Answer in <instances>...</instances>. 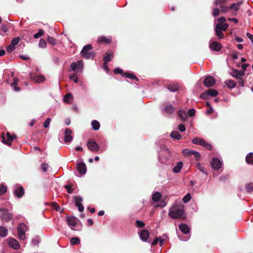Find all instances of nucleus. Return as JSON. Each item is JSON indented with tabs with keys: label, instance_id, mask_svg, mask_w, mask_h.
<instances>
[{
	"label": "nucleus",
	"instance_id": "obj_1",
	"mask_svg": "<svg viewBox=\"0 0 253 253\" xmlns=\"http://www.w3.org/2000/svg\"><path fill=\"white\" fill-rule=\"evenodd\" d=\"M169 215L172 219L186 218L184 206L182 204L174 203L169 209Z\"/></svg>",
	"mask_w": 253,
	"mask_h": 253
},
{
	"label": "nucleus",
	"instance_id": "obj_2",
	"mask_svg": "<svg viewBox=\"0 0 253 253\" xmlns=\"http://www.w3.org/2000/svg\"><path fill=\"white\" fill-rule=\"evenodd\" d=\"M92 46L91 44H87L84 46L81 52L82 56L85 59H93L95 54L92 51Z\"/></svg>",
	"mask_w": 253,
	"mask_h": 253
},
{
	"label": "nucleus",
	"instance_id": "obj_3",
	"mask_svg": "<svg viewBox=\"0 0 253 253\" xmlns=\"http://www.w3.org/2000/svg\"><path fill=\"white\" fill-rule=\"evenodd\" d=\"M192 143L195 144L199 145L205 147L206 149L209 150H212V145L206 142L204 139L202 138H195L192 140Z\"/></svg>",
	"mask_w": 253,
	"mask_h": 253
},
{
	"label": "nucleus",
	"instance_id": "obj_4",
	"mask_svg": "<svg viewBox=\"0 0 253 253\" xmlns=\"http://www.w3.org/2000/svg\"><path fill=\"white\" fill-rule=\"evenodd\" d=\"M103 63L102 65V68L107 72H109V67L108 63L111 61V52L107 51L106 52L103 57Z\"/></svg>",
	"mask_w": 253,
	"mask_h": 253
},
{
	"label": "nucleus",
	"instance_id": "obj_5",
	"mask_svg": "<svg viewBox=\"0 0 253 253\" xmlns=\"http://www.w3.org/2000/svg\"><path fill=\"white\" fill-rule=\"evenodd\" d=\"M27 226L23 223L19 224L17 227L18 237L20 240H24L26 238L25 232Z\"/></svg>",
	"mask_w": 253,
	"mask_h": 253
},
{
	"label": "nucleus",
	"instance_id": "obj_6",
	"mask_svg": "<svg viewBox=\"0 0 253 253\" xmlns=\"http://www.w3.org/2000/svg\"><path fill=\"white\" fill-rule=\"evenodd\" d=\"M87 146L88 149L93 152H97L99 149V146L93 139L88 140Z\"/></svg>",
	"mask_w": 253,
	"mask_h": 253
},
{
	"label": "nucleus",
	"instance_id": "obj_7",
	"mask_svg": "<svg viewBox=\"0 0 253 253\" xmlns=\"http://www.w3.org/2000/svg\"><path fill=\"white\" fill-rule=\"evenodd\" d=\"M83 62L82 60L78 61L76 62H73L70 65L71 70L74 71L79 72L83 69Z\"/></svg>",
	"mask_w": 253,
	"mask_h": 253
},
{
	"label": "nucleus",
	"instance_id": "obj_8",
	"mask_svg": "<svg viewBox=\"0 0 253 253\" xmlns=\"http://www.w3.org/2000/svg\"><path fill=\"white\" fill-rule=\"evenodd\" d=\"M242 4V1H239L237 3H232L230 6V13L232 16H236L237 14V11L239 9L240 6Z\"/></svg>",
	"mask_w": 253,
	"mask_h": 253
},
{
	"label": "nucleus",
	"instance_id": "obj_9",
	"mask_svg": "<svg viewBox=\"0 0 253 253\" xmlns=\"http://www.w3.org/2000/svg\"><path fill=\"white\" fill-rule=\"evenodd\" d=\"M14 137H15V135L12 136L9 132H7L6 133V138L3 134L1 135L2 142L5 144L10 145V142L13 140Z\"/></svg>",
	"mask_w": 253,
	"mask_h": 253
},
{
	"label": "nucleus",
	"instance_id": "obj_10",
	"mask_svg": "<svg viewBox=\"0 0 253 253\" xmlns=\"http://www.w3.org/2000/svg\"><path fill=\"white\" fill-rule=\"evenodd\" d=\"M218 94V92L216 90L213 89H209L205 92L203 93L201 97L202 98H206L207 96L210 95L211 97H215Z\"/></svg>",
	"mask_w": 253,
	"mask_h": 253
},
{
	"label": "nucleus",
	"instance_id": "obj_11",
	"mask_svg": "<svg viewBox=\"0 0 253 253\" xmlns=\"http://www.w3.org/2000/svg\"><path fill=\"white\" fill-rule=\"evenodd\" d=\"M212 168L214 169H219L222 165L220 160L217 158H214L211 163Z\"/></svg>",
	"mask_w": 253,
	"mask_h": 253
},
{
	"label": "nucleus",
	"instance_id": "obj_12",
	"mask_svg": "<svg viewBox=\"0 0 253 253\" xmlns=\"http://www.w3.org/2000/svg\"><path fill=\"white\" fill-rule=\"evenodd\" d=\"M8 240V245L13 249L15 250H18L20 248V244L16 239L12 238H9Z\"/></svg>",
	"mask_w": 253,
	"mask_h": 253
},
{
	"label": "nucleus",
	"instance_id": "obj_13",
	"mask_svg": "<svg viewBox=\"0 0 253 253\" xmlns=\"http://www.w3.org/2000/svg\"><path fill=\"white\" fill-rule=\"evenodd\" d=\"M204 84L207 87H210L215 84V79L212 76H208L204 80Z\"/></svg>",
	"mask_w": 253,
	"mask_h": 253
},
{
	"label": "nucleus",
	"instance_id": "obj_14",
	"mask_svg": "<svg viewBox=\"0 0 253 253\" xmlns=\"http://www.w3.org/2000/svg\"><path fill=\"white\" fill-rule=\"evenodd\" d=\"M210 47L212 50L218 51L222 48V45L217 42H210Z\"/></svg>",
	"mask_w": 253,
	"mask_h": 253
},
{
	"label": "nucleus",
	"instance_id": "obj_15",
	"mask_svg": "<svg viewBox=\"0 0 253 253\" xmlns=\"http://www.w3.org/2000/svg\"><path fill=\"white\" fill-rule=\"evenodd\" d=\"M30 79H31V80L37 83L43 82L45 80V77L42 75L36 76L35 75H34L33 74H31Z\"/></svg>",
	"mask_w": 253,
	"mask_h": 253
},
{
	"label": "nucleus",
	"instance_id": "obj_16",
	"mask_svg": "<svg viewBox=\"0 0 253 253\" xmlns=\"http://www.w3.org/2000/svg\"><path fill=\"white\" fill-rule=\"evenodd\" d=\"M230 75L237 79H240V78L243 77L245 75V72L240 71L235 69L231 71Z\"/></svg>",
	"mask_w": 253,
	"mask_h": 253
},
{
	"label": "nucleus",
	"instance_id": "obj_17",
	"mask_svg": "<svg viewBox=\"0 0 253 253\" xmlns=\"http://www.w3.org/2000/svg\"><path fill=\"white\" fill-rule=\"evenodd\" d=\"M0 218L2 221L7 222L12 219L13 214L11 213H8V211L3 212L0 216Z\"/></svg>",
	"mask_w": 253,
	"mask_h": 253
},
{
	"label": "nucleus",
	"instance_id": "obj_18",
	"mask_svg": "<svg viewBox=\"0 0 253 253\" xmlns=\"http://www.w3.org/2000/svg\"><path fill=\"white\" fill-rule=\"evenodd\" d=\"M72 130L70 128H66L65 130L64 139L66 142H69L73 139L71 135Z\"/></svg>",
	"mask_w": 253,
	"mask_h": 253
},
{
	"label": "nucleus",
	"instance_id": "obj_19",
	"mask_svg": "<svg viewBox=\"0 0 253 253\" xmlns=\"http://www.w3.org/2000/svg\"><path fill=\"white\" fill-rule=\"evenodd\" d=\"M77 169L81 174H84L86 171V166L83 163L78 164Z\"/></svg>",
	"mask_w": 253,
	"mask_h": 253
},
{
	"label": "nucleus",
	"instance_id": "obj_20",
	"mask_svg": "<svg viewBox=\"0 0 253 253\" xmlns=\"http://www.w3.org/2000/svg\"><path fill=\"white\" fill-rule=\"evenodd\" d=\"M14 194L18 198H21L24 194V188L22 186L17 187L14 190Z\"/></svg>",
	"mask_w": 253,
	"mask_h": 253
},
{
	"label": "nucleus",
	"instance_id": "obj_21",
	"mask_svg": "<svg viewBox=\"0 0 253 253\" xmlns=\"http://www.w3.org/2000/svg\"><path fill=\"white\" fill-rule=\"evenodd\" d=\"M149 232L147 230H142L140 233V238L143 241H146L149 237Z\"/></svg>",
	"mask_w": 253,
	"mask_h": 253
},
{
	"label": "nucleus",
	"instance_id": "obj_22",
	"mask_svg": "<svg viewBox=\"0 0 253 253\" xmlns=\"http://www.w3.org/2000/svg\"><path fill=\"white\" fill-rule=\"evenodd\" d=\"M228 27V25L226 23L219 22L216 25L215 29L220 31H226Z\"/></svg>",
	"mask_w": 253,
	"mask_h": 253
},
{
	"label": "nucleus",
	"instance_id": "obj_23",
	"mask_svg": "<svg viewBox=\"0 0 253 253\" xmlns=\"http://www.w3.org/2000/svg\"><path fill=\"white\" fill-rule=\"evenodd\" d=\"M179 228L184 234H186L189 233L190 228L186 224L182 223L180 224L179 225Z\"/></svg>",
	"mask_w": 253,
	"mask_h": 253
},
{
	"label": "nucleus",
	"instance_id": "obj_24",
	"mask_svg": "<svg viewBox=\"0 0 253 253\" xmlns=\"http://www.w3.org/2000/svg\"><path fill=\"white\" fill-rule=\"evenodd\" d=\"M68 224L71 228L75 227L77 224L76 219L74 217H68L67 218Z\"/></svg>",
	"mask_w": 253,
	"mask_h": 253
},
{
	"label": "nucleus",
	"instance_id": "obj_25",
	"mask_svg": "<svg viewBox=\"0 0 253 253\" xmlns=\"http://www.w3.org/2000/svg\"><path fill=\"white\" fill-rule=\"evenodd\" d=\"M225 85L229 88H233L236 85V83L232 80H227L225 81Z\"/></svg>",
	"mask_w": 253,
	"mask_h": 253
},
{
	"label": "nucleus",
	"instance_id": "obj_26",
	"mask_svg": "<svg viewBox=\"0 0 253 253\" xmlns=\"http://www.w3.org/2000/svg\"><path fill=\"white\" fill-rule=\"evenodd\" d=\"M164 110L166 113L171 114L174 112V108L172 105L169 104L166 106Z\"/></svg>",
	"mask_w": 253,
	"mask_h": 253
},
{
	"label": "nucleus",
	"instance_id": "obj_27",
	"mask_svg": "<svg viewBox=\"0 0 253 253\" xmlns=\"http://www.w3.org/2000/svg\"><path fill=\"white\" fill-rule=\"evenodd\" d=\"M182 166L183 164L182 162H178L176 166L173 168V171L175 173L179 172L182 169Z\"/></svg>",
	"mask_w": 253,
	"mask_h": 253
},
{
	"label": "nucleus",
	"instance_id": "obj_28",
	"mask_svg": "<svg viewBox=\"0 0 253 253\" xmlns=\"http://www.w3.org/2000/svg\"><path fill=\"white\" fill-rule=\"evenodd\" d=\"M51 207L54 209L56 211H59L62 213L63 209H61L59 205L56 202H53L51 204Z\"/></svg>",
	"mask_w": 253,
	"mask_h": 253
},
{
	"label": "nucleus",
	"instance_id": "obj_29",
	"mask_svg": "<svg viewBox=\"0 0 253 253\" xmlns=\"http://www.w3.org/2000/svg\"><path fill=\"white\" fill-rule=\"evenodd\" d=\"M178 115L183 121H185L187 118L186 113L185 111L180 109L178 111Z\"/></svg>",
	"mask_w": 253,
	"mask_h": 253
},
{
	"label": "nucleus",
	"instance_id": "obj_30",
	"mask_svg": "<svg viewBox=\"0 0 253 253\" xmlns=\"http://www.w3.org/2000/svg\"><path fill=\"white\" fill-rule=\"evenodd\" d=\"M8 230L7 229L3 227L0 226V236L1 237H6L7 235Z\"/></svg>",
	"mask_w": 253,
	"mask_h": 253
},
{
	"label": "nucleus",
	"instance_id": "obj_31",
	"mask_svg": "<svg viewBox=\"0 0 253 253\" xmlns=\"http://www.w3.org/2000/svg\"><path fill=\"white\" fill-rule=\"evenodd\" d=\"M97 42H98L99 43H109L110 42H111V41L105 37H103V36H101V37H99L97 40Z\"/></svg>",
	"mask_w": 253,
	"mask_h": 253
},
{
	"label": "nucleus",
	"instance_id": "obj_32",
	"mask_svg": "<svg viewBox=\"0 0 253 253\" xmlns=\"http://www.w3.org/2000/svg\"><path fill=\"white\" fill-rule=\"evenodd\" d=\"M162 197V194L158 192L154 193L152 196V200L154 202H158Z\"/></svg>",
	"mask_w": 253,
	"mask_h": 253
},
{
	"label": "nucleus",
	"instance_id": "obj_33",
	"mask_svg": "<svg viewBox=\"0 0 253 253\" xmlns=\"http://www.w3.org/2000/svg\"><path fill=\"white\" fill-rule=\"evenodd\" d=\"M91 126L94 130H98L100 128V123L96 120H93L91 122Z\"/></svg>",
	"mask_w": 253,
	"mask_h": 253
},
{
	"label": "nucleus",
	"instance_id": "obj_34",
	"mask_svg": "<svg viewBox=\"0 0 253 253\" xmlns=\"http://www.w3.org/2000/svg\"><path fill=\"white\" fill-rule=\"evenodd\" d=\"M246 162L249 164H253V153H250L246 156Z\"/></svg>",
	"mask_w": 253,
	"mask_h": 253
},
{
	"label": "nucleus",
	"instance_id": "obj_35",
	"mask_svg": "<svg viewBox=\"0 0 253 253\" xmlns=\"http://www.w3.org/2000/svg\"><path fill=\"white\" fill-rule=\"evenodd\" d=\"M170 136L177 140H179L181 138V135L178 131H172L170 133Z\"/></svg>",
	"mask_w": 253,
	"mask_h": 253
},
{
	"label": "nucleus",
	"instance_id": "obj_36",
	"mask_svg": "<svg viewBox=\"0 0 253 253\" xmlns=\"http://www.w3.org/2000/svg\"><path fill=\"white\" fill-rule=\"evenodd\" d=\"M168 88L172 92H175L177 90L178 86L176 84H170L168 85Z\"/></svg>",
	"mask_w": 253,
	"mask_h": 253
},
{
	"label": "nucleus",
	"instance_id": "obj_37",
	"mask_svg": "<svg viewBox=\"0 0 253 253\" xmlns=\"http://www.w3.org/2000/svg\"><path fill=\"white\" fill-rule=\"evenodd\" d=\"M220 9L221 13L230 12L229 6H225L224 4L220 5Z\"/></svg>",
	"mask_w": 253,
	"mask_h": 253
},
{
	"label": "nucleus",
	"instance_id": "obj_38",
	"mask_svg": "<svg viewBox=\"0 0 253 253\" xmlns=\"http://www.w3.org/2000/svg\"><path fill=\"white\" fill-rule=\"evenodd\" d=\"M80 239L78 237H73L70 240L71 244L72 245H78L80 243Z\"/></svg>",
	"mask_w": 253,
	"mask_h": 253
},
{
	"label": "nucleus",
	"instance_id": "obj_39",
	"mask_svg": "<svg viewBox=\"0 0 253 253\" xmlns=\"http://www.w3.org/2000/svg\"><path fill=\"white\" fill-rule=\"evenodd\" d=\"M75 205L77 207L79 206L81 202L83 201V198L80 196H75L74 197Z\"/></svg>",
	"mask_w": 253,
	"mask_h": 253
},
{
	"label": "nucleus",
	"instance_id": "obj_40",
	"mask_svg": "<svg viewBox=\"0 0 253 253\" xmlns=\"http://www.w3.org/2000/svg\"><path fill=\"white\" fill-rule=\"evenodd\" d=\"M73 98L72 93H68L64 96V101L66 103H69V100Z\"/></svg>",
	"mask_w": 253,
	"mask_h": 253
},
{
	"label": "nucleus",
	"instance_id": "obj_41",
	"mask_svg": "<svg viewBox=\"0 0 253 253\" xmlns=\"http://www.w3.org/2000/svg\"><path fill=\"white\" fill-rule=\"evenodd\" d=\"M47 42L53 45H55L56 44V39L52 37L49 36L47 38Z\"/></svg>",
	"mask_w": 253,
	"mask_h": 253
},
{
	"label": "nucleus",
	"instance_id": "obj_42",
	"mask_svg": "<svg viewBox=\"0 0 253 253\" xmlns=\"http://www.w3.org/2000/svg\"><path fill=\"white\" fill-rule=\"evenodd\" d=\"M122 76L126 77L129 79H136V77L135 75L131 73H125L122 74Z\"/></svg>",
	"mask_w": 253,
	"mask_h": 253
},
{
	"label": "nucleus",
	"instance_id": "obj_43",
	"mask_svg": "<svg viewBox=\"0 0 253 253\" xmlns=\"http://www.w3.org/2000/svg\"><path fill=\"white\" fill-rule=\"evenodd\" d=\"M227 1V0H214L213 3L215 5H223L225 4Z\"/></svg>",
	"mask_w": 253,
	"mask_h": 253
},
{
	"label": "nucleus",
	"instance_id": "obj_44",
	"mask_svg": "<svg viewBox=\"0 0 253 253\" xmlns=\"http://www.w3.org/2000/svg\"><path fill=\"white\" fill-rule=\"evenodd\" d=\"M193 150L185 149L182 151V153L185 156H191L193 154Z\"/></svg>",
	"mask_w": 253,
	"mask_h": 253
},
{
	"label": "nucleus",
	"instance_id": "obj_45",
	"mask_svg": "<svg viewBox=\"0 0 253 253\" xmlns=\"http://www.w3.org/2000/svg\"><path fill=\"white\" fill-rule=\"evenodd\" d=\"M44 34V31L42 29H40L39 30V32L35 34L34 35V38L35 39H38L39 38H40V37H41Z\"/></svg>",
	"mask_w": 253,
	"mask_h": 253
},
{
	"label": "nucleus",
	"instance_id": "obj_46",
	"mask_svg": "<svg viewBox=\"0 0 253 253\" xmlns=\"http://www.w3.org/2000/svg\"><path fill=\"white\" fill-rule=\"evenodd\" d=\"M215 31L216 36L219 39H222L223 38L224 35H223V33L222 32V31L215 29Z\"/></svg>",
	"mask_w": 253,
	"mask_h": 253
},
{
	"label": "nucleus",
	"instance_id": "obj_47",
	"mask_svg": "<svg viewBox=\"0 0 253 253\" xmlns=\"http://www.w3.org/2000/svg\"><path fill=\"white\" fill-rule=\"evenodd\" d=\"M246 189L248 192H252L253 190V183H249L247 184Z\"/></svg>",
	"mask_w": 253,
	"mask_h": 253
},
{
	"label": "nucleus",
	"instance_id": "obj_48",
	"mask_svg": "<svg viewBox=\"0 0 253 253\" xmlns=\"http://www.w3.org/2000/svg\"><path fill=\"white\" fill-rule=\"evenodd\" d=\"M191 198V195L189 193H188L183 197L182 200L184 203H187L190 201Z\"/></svg>",
	"mask_w": 253,
	"mask_h": 253
},
{
	"label": "nucleus",
	"instance_id": "obj_49",
	"mask_svg": "<svg viewBox=\"0 0 253 253\" xmlns=\"http://www.w3.org/2000/svg\"><path fill=\"white\" fill-rule=\"evenodd\" d=\"M221 12L220 10L219 9V8L215 7L213 9L212 11V15L214 17H216L218 16L220 12Z\"/></svg>",
	"mask_w": 253,
	"mask_h": 253
},
{
	"label": "nucleus",
	"instance_id": "obj_50",
	"mask_svg": "<svg viewBox=\"0 0 253 253\" xmlns=\"http://www.w3.org/2000/svg\"><path fill=\"white\" fill-rule=\"evenodd\" d=\"M6 192V186L0 185V196L5 193Z\"/></svg>",
	"mask_w": 253,
	"mask_h": 253
},
{
	"label": "nucleus",
	"instance_id": "obj_51",
	"mask_svg": "<svg viewBox=\"0 0 253 253\" xmlns=\"http://www.w3.org/2000/svg\"><path fill=\"white\" fill-rule=\"evenodd\" d=\"M70 80H72L74 81V83H77L78 82V78L76 76V74H75L73 75H70L69 77Z\"/></svg>",
	"mask_w": 253,
	"mask_h": 253
},
{
	"label": "nucleus",
	"instance_id": "obj_52",
	"mask_svg": "<svg viewBox=\"0 0 253 253\" xmlns=\"http://www.w3.org/2000/svg\"><path fill=\"white\" fill-rule=\"evenodd\" d=\"M20 41V38L19 37H16L14 38L11 41V44L14 46L17 44Z\"/></svg>",
	"mask_w": 253,
	"mask_h": 253
},
{
	"label": "nucleus",
	"instance_id": "obj_53",
	"mask_svg": "<svg viewBox=\"0 0 253 253\" xmlns=\"http://www.w3.org/2000/svg\"><path fill=\"white\" fill-rule=\"evenodd\" d=\"M193 155L194 156L197 161H198L200 159L201 155L198 152L194 151Z\"/></svg>",
	"mask_w": 253,
	"mask_h": 253
},
{
	"label": "nucleus",
	"instance_id": "obj_54",
	"mask_svg": "<svg viewBox=\"0 0 253 253\" xmlns=\"http://www.w3.org/2000/svg\"><path fill=\"white\" fill-rule=\"evenodd\" d=\"M64 188L67 190V192L69 194H71L73 192V189H72L70 185H65Z\"/></svg>",
	"mask_w": 253,
	"mask_h": 253
},
{
	"label": "nucleus",
	"instance_id": "obj_55",
	"mask_svg": "<svg viewBox=\"0 0 253 253\" xmlns=\"http://www.w3.org/2000/svg\"><path fill=\"white\" fill-rule=\"evenodd\" d=\"M15 46L11 44L8 46H7L6 50L8 52H11L15 49Z\"/></svg>",
	"mask_w": 253,
	"mask_h": 253
},
{
	"label": "nucleus",
	"instance_id": "obj_56",
	"mask_svg": "<svg viewBox=\"0 0 253 253\" xmlns=\"http://www.w3.org/2000/svg\"><path fill=\"white\" fill-rule=\"evenodd\" d=\"M136 226L138 227H143L145 226V223L141 220H137L136 221Z\"/></svg>",
	"mask_w": 253,
	"mask_h": 253
},
{
	"label": "nucleus",
	"instance_id": "obj_57",
	"mask_svg": "<svg viewBox=\"0 0 253 253\" xmlns=\"http://www.w3.org/2000/svg\"><path fill=\"white\" fill-rule=\"evenodd\" d=\"M46 43L45 41L42 39H41L39 42L40 46L42 47H44L46 46Z\"/></svg>",
	"mask_w": 253,
	"mask_h": 253
},
{
	"label": "nucleus",
	"instance_id": "obj_58",
	"mask_svg": "<svg viewBox=\"0 0 253 253\" xmlns=\"http://www.w3.org/2000/svg\"><path fill=\"white\" fill-rule=\"evenodd\" d=\"M0 30L4 33L8 31L7 26L4 24L1 25L0 27Z\"/></svg>",
	"mask_w": 253,
	"mask_h": 253
},
{
	"label": "nucleus",
	"instance_id": "obj_59",
	"mask_svg": "<svg viewBox=\"0 0 253 253\" xmlns=\"http://www.w3.org/2000/svg\"><path fill=\"white\" fill-rule=\"evenodd\" d=\"M195 110L194 109H191L188 110V113L190 117H193L195 115Z\"/></svg>",
	"mask_w": 253,
	"mask_h": 253
},
{
	"label": "nucleus",
	"instance_id": "obj_60",
	"mask_svg": "<svg viewBox=\"0 0 253 253\" xmlns=\"http://www.w3.org/2000/svg\"><path fill=\"white\" fill-rule=\"evenodd\" d=\"M48 167V165L47 164L42 163V169L44 172L47 170Z\"/></svg>",
	"mask_w": 253,
	"mask_h": 253
},
{
	"label": "nucleus",
	"instance_id": "obj_61",
	"mask_svg": "<svg viewBox=\"0 0 253 253\" xmlns=\"http://www.w3.org/2000/svg\"><path fill=\"white\" fill-rule=\"evenodd\" d=\"M50 118H47L45 121L44 122V127H45V128H47L49 126V123H50Z\"/></svg>",
	"mask_w": 253,
	"mask_h": 253
},
{
	"label": "nucleus",
	"instance_id": "obj_62",
	"mask_svg": "<svg viewBox=\"0 0 253 253\" xmlns=\"http://www.w3.org/2000/svg\"><path fill=\"white\" fill-rule=\"evenodd\" d=\"M207 105L210 107L209 109L207 111V113L208 114H211L213 112V109L209 102L207 103Z\"/></svg>",
	"mask_w": 253,
	"mask_h": 253
},
{
	"label": "nucleus",
	"instance_id": "obj_63",
	"mask_svg": "<svg viewBox=\"0 0 253 253\" xmlns=\"http://www.w3.org/2000/svg\"><path fill=\"white\" fill-rule=\"evenodd\" d=\"M178 129L181 132H183V131H185V129H186L184 125H183L182 124H181L178 126Z\"/></svg>",
	"mask_w": 253,
	"mask_h": 253
},
{
	"label": "nucleus",
	"instance_id": "obj_64",
	"mask_svg": "<svg viewBox=\"0 0 253 253\" xmlns=\"http://www.w3.org/2000/svg\"><path fill=\"white\" fill-rule=\"evenodd\" d=\"M159 241L160 242V245L161 246H162L165 243V239L162 237H160V238L159 239Z\"/></svg>",
	"mask_w": 253,
	"mask_h": 253
}]
</instances>
